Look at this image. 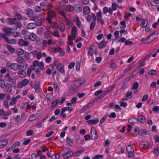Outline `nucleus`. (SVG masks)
<instances>
[{
    "instance_id": "1",
    "label": "nucleus",
    "mask_w": 159,
    "mask_h": 159,
    "mask_svg": "<svg viewBox=\"0 0 159 159\" xmlns=\"http://www.w3.org/2000/svg\"><path fill=\"white\" fill-rule=\"evenodd\" d=\"M6 66L8 69L10 68L11 70L15 71L19 69V65L16 63H11L10 62H7Z\"/></svg>"
},
{
    "instance_id": "2",
    "label": "nucleus",
    "mask_w": 159,
    "mask_h": 159,
    "mask_svg": "<svg viewBox=\"0 0 159 159\" xmlns=\"http://www.w3.org/2000/svg\"><path fill=\"white\" fill-rule=\"evenodd\" d=\"M158 34V32L155 31L149 36L147 39V41L145 40L144 42V44H147L152 42L156 38L155 36H157Z\"/></svg>"
},
{
    "instance_id": "3",
    "label": "nucleus",
    "mask_w": 159,
    "mask_h": 159,
    "mask_svg": "<svg viewBox=\"0 0 159 159\" xmlns=\"http://www.w3.org/2000/svg\"><path fill=\"white\" fill-rule=\"evenodd\" d=\"M91 137L92 140H96L98 138L97 133L95 129L92 127L91 129Z\"/></svg>"
},
{
    "instance_id": "4",
    "label": "nucleus",
    "mask_w": 159,
    "mask_h": 159,
    "mask_svg": "<svg viewBox=\"0 0 159 159\" xmlns=\"http://www.w3.org/2000/svg\"><path fill=\"white\" fill-rule=\"evenodd\" d=\"M18 44L20 46H26L29 45V43L27 41L24 40L23 39H20L18 40Z\"/></svg>"
},
{
    "instance_id": "5",
    "label": "nucleus",
    "mask_w": 159,
    "mask_h": 159,
    "mask_svg": "<svg viewBox=\"0 0 159 159\" xmlns=\"http://www.w3.org/2000/svg\"><path fill=\"white\" fill-rule=\"evenodd\" d=\"M5 41L8 44H15L16 43V40L14 39H9L7 36L4 37Z\"/></svg>"
},
{
    "instance_id": "6",
    "label": "nucleus",
    "mask_w": 159,
    "mask_h": 159,
    "mask_svg": "<svg viewBox=\"0 0 159 159\" xmlns=\"http://www.w3.org/2000/svg\"><path fill=\"white\" fill-rule=\"evenodd\" d=\"M79 90V88L78 87H75L71 86L69 88V91L70 93L71 94H74L75 92L78 91Z\"/></svg>"
},
{
    "instance_id": "7",
    "label": "nucleus",
    "mask_w": 159,
    "mask_h": 159,
    "mask_svg": "<svg viewBox=\"0 0 159 159\" xmlns=\"http://www.w3.org/2000/svg\"><path fill=\"white\" fill-rule=\"evenodd\" d=\"M8 141L6 139H3L0 141V148H3L8 143Z\"/></svg>"
},
{
    "instance_id": "8",
    "label": "nucleus",
    "mask_w": 159,
    "mask_h": 159,
    "mask_svg": "<svg viewBox=\"0 0 159 159\" xmlns=\"http://www.w3.org/2000/svg\"><path fill=\"white\" fill-rule=\"evenodd\" d=\"M74 154V152L72 150H69L63 156L65 159H66L72 156Z\"/></svg>"
},
{
    "instance_id": "9",
    "label": "nucleus",
    "mask_w": 159,
    "mask_h": 159,
    "mask_svg": "<svg viewBox=\"0 0 159 159\" xmlns=\"http://www.w3.org/2000/svg\"><path fill=\"white\" fill-rule=\"evenodd\" d=\"M47 14L48 16L52 18L55 17L56 15L55 11L52 10L48 9Z\"/></svg>"
},
{
    "instance_id": "10",
    "label": "nucleus",
    "mask_w": 159,
    "mask_h": 159,
    "mask_svg": "<svg viewBox=\"0 0 159 159\" xmlns=\"http://www.w3.org/2000/svg\"><path fill=\"white\" fill-rule=\"evenodd\" d=\"M28 67L27 65L24 62L20 64L19 65V68L21 70H26Z\"/></svg>"
},
{
    "instance_id": "11",
    "label": "nucleus",
    "mask_w": 159,
    "mask_h": 159,
    "mask_svg": "<svg viewBox=\"0 0 159 159\" xmlns=\"http://www.w3.org/2000/svg\"><path fill=\"white\" fill-rule=\"evenodd\" d=\"M137 121L141 124H143L145 121V118L143 115H141L139 116Z\"/></svg>"
},
{
    "instance_id": "12",
    "label": "nucleus",
    "mask_w": 159,
    "mask_h": 159,
    "mask_svg": "<svg viewBox=\"0 0 159 159\" xmlns=\"http://www.w3.org/2000/svg\"><path fill=\"white\" fill-rule=\"evenodd\" d=\"M5 87L6 90L7 92H10L12 91V86L10 83H6L5 85Z\"/></svg>"
},
{
    "instance_id": "13",
    "label": "nucleus",
    "mask_w": 159,
    "mask_h": 159,
    "mask_svg": "<svg viewBox=\"0 0 159 159\" xmlns=\"http://www.w3.org/2000/svg\"><path fill=\"white\" fill-rule=\"evenodd\" d=\"M5 77L7 79V80L8 82H11L12 83H14V81H13V78L11 77L9 73L7 74L5 76Z\"/></svg>"
},
{
    "instance_id": "14",
    "label": "nucleus",
    "mask_w": 159,
    "mask_h": 159,
    "mask_svg": "<svg viewBox=\"0 0 159 159\" xmlns=\"http://www.w3.org/2000/svg\"><path fill=\"white\" fill-rule=\"evenodd\" d=\"M73 83L75 87H78V88H79V86L80 85L84 84V83H81L80 81V80H75L73 81Z\"/></svg>"
},
{
    "instance_id": "15",
    "label": "nucleus",
    "mask_w": 159,
    "mask_h": 159,
    "mask_svg": "<svg viewBox=\"0 0 159 159\" xmlns=\"http://www.w3.org/2000/svg\"><path fill=\"white\" fill-rule=\"evenodd\" d=\"M40 83L39 82L36 81L34 83V89L35 91L37 92H39V91Z\"/></svg>"
},
{
    "instance_id": "16",
    "label": "nucleus",
    "mask_w": 159,
    "mask_h": 159,
    "mask_svg": "<svg viewBox=\"0 0 159 159\" xmlns=\"http://www.w3.org/2000/svg\"><path fill=\"white\" fill-rule=\"evenodd\" d=\"M2 30L5 33L9 34L12 33L13 30L11 28L8 27L3 29Z\"/></svg>"
},
{
    "instance_id": "17",
    "label": "nucleus",
    "mask_w": 159,
    "mask_h": 159,
    "mask_svg": "<svg viewBox=\"0 0 159 159\" xmlns=\"http://www.w3.org/2000/svg\"><path fill=\"white\" fill-rule=\"evenodd\" d=\"M8 50L11 53H15L16 50L12 46L8 45L7 47Z\"/></svg>"
},
{
    "instance_id": "18",
    "label": "nucleus",
    "mask_w": 159,
    "mask_h": 159,
    "mask_svg": "<svg viewBox=\"0 0 159 159\" xmlns=\"http://www.w3.org/2000/svg\"><path fill=\"white\" fill-rule=\"evenodd\" d=\"M36 27V24L33 23H31L28 24L26 28L28 29H33Z\"/></svg>"
},
{
    "instance_id": "19",
    "label": "nucleus",
    "mask_w": 159,
    "mask_h": 159,
    "mask_svg": "<svg viewBox=\"0 0 159 159\" xmlns=\"http://www.w3.org/2000/svg\"><path fill=\"white\" fill-rule=\"evenodd\" d=\"M106 42L104 41H101L98 44V47L100 49H102L106 46Z\"/></svg>"
},
{
    "instance_id": "20",
    "label": "nucleus",
    "mask_w": 159,
    "mask_h": 159,
    "mask_svg": "<svg viewBox=\"0 0 159 159\" xmlns=\"http://www.w3.org/2000/svg\"><path fill=\"white\" fill-rule=\"evenodd\" d=\"M84 14L85 15H87L89 14L90 12V10L89 7L88 6L85 7L83 9Z\"/></svg>"
},
{
    "instance_id": "21",
    "label": "nucleus",
    "mask_w": 159,
    "mask_h": 159,
    "mask_svg": "<svg viewBox=\"0 0 159 159\" xmlns=\"http://www.w3.org/2000/svg\"><path fill=\"white\" fill-rule=\"evenodd\" d=\"M74 9L76 12H79L82 10V8L80 4L75 5L74 6Z\"/></svg>"
},
{
    "instance_id": "22",
    "label": "nucleus",
    "mask_w": 159,
    "mask_h": 159,
    "mask_svg": "<svg viewBox=\"0 0 159 159\" xmlns=\"http://www.w3.org/2000/svg\"><path fill=\"white\" fill-rule=\"evenodd\" d=\"M6 22L8 25H12L15 24V22L11 18H8L6 19Z\"/></svg>"
},
{
    "instance_id": "23",
    "label": "nucleus",
    "mask_w": 159,
    "mask_h": 159,
    "mask_svg": "<svg viewBox=\"0 0 159 159\" xmlns=\"http://www.w3.org/2000/svg\"><path fill=\"white\" fill-rule=\"evenodd\" d=\"M36 38V35L33 33H32L30 35L29 39L32 41H34L35 40Z\"/></svg>"
},
{
    "instance_id": "24",
    "label": "nucleus",
    "mask_w": 159,
    "mask_h": 159,
    "mask_svg": "<svg viewBox=\"0 0 159 159\" xmlns=\"http://www.w3.org/2000/svg\"><path fill=\"white\" fill-rule=\"evenodd\" d=\"M126 150L127 152H134V149L132 145H128L126 147Z\"/></svg>"
},
{
    "instance_id": "25",
    "label": "nucleus",
    "mask_w": 159,
    "mask_h": 159,
    "mask_svg": "<svg viewBox=\"0 0 159 159\" xmlns=\"http://www.w3.org/2000/svg\"><path fill=\"white\" fill-rule=\"evenodd\" d=\"M18 75L20 78H23L25 77L26 74L24 70H20L18 72Z\"/></svg>"
},
{
    "instance_id": "26",
    "label": "nucleus",
    "mask_w": 159,
    "mask_h": 159,
    "mask_svg": "<svg viewBox=\"0 0 159 159\" xmlns=\"http://www.w3.org/2000/svg\"><path fill=\"white\" fill-rule=\"evenodd\" d=\"M53 34V33L50 32V31L49 30H47L45 31L44 34L43 35L46 38H48L52 34Z\"/></svg>"
},
{
    "instance_id": "27",
    "label": "nucleus",
    "mask_w": 159,
    "mask_h": 159,
    "mask_svg": "<svg viewBox=\"0 0 159 159\" xmlns=\"http://www.w3.org/2000/svg\"><path fill=\"white\" fill-rule=\"evenodd\" d=\"M157 73V71L153 69H152L148 72V75L151 76L155 75H156Z\"/></svg>"
},
{
    "instance_id": "28",
    "label": "nucleus",
    "mask_w": 159,
    "mask_h": 159,
    "mask_svg": "<svg viewBox=\"0 0 159 159\" xmlns=\"http://www.w3.org/2000/svg\"><path fill=\"white\" fill-rule=\"evenodd\" d=\"M99 120L98 119L96 120H90L88 121L87 122L90 124L96 125L98 123Z\"/></svg>"
},
{
    "instance_id": "29",
    "label": "nucleus",
    "mask_w": 159,
    "mask_h": 159,
    "mask_svg": "<svg viewBox=\"0 0 159 159\" xmlns=\"http://www.w3.org/2000/svg\"><path fill=\"white\" fill-rule=\"evenodd\" d=\"M57 10H58V12L59 13V14L63 16L66 19V20H68L66 17V15L65 13H64V12L63 11L61 10L59 8H57Z\"/></svg>"
},
{
    "instance_id": "30",
    "label": "nucleus",
    "mask_w": 159,
    "mask_h": 159,
    "mask_svg": "<svg viewBox=\"0 0 159 159\" xmlns=\"http://www.w3.org/2000/svg\"><path fill=\"white\" fill-rule=\"evenodd\" d=\"M15 16L17 18V19L18 20H20L22 19V16L19 13L17 12H15L14 13Z\"/></svg>"
},
{
    "instance_id": "31",
    "label": "nucleus",
    "mask_w": 159,
    "mask_h": 159,
    "mask_svg": "<svg viewBox=\"0 0 159 159\" xmlns=\"http://www.w3.org/2000/svg\"><path fill=\"white\" fill-rule=\"evenodd\" d=\"M59 102L60 100L55 99L53 102L52 103V104L51 106V108H53Z\"/></svg>"
},
{
    "instance_id": "32",
    "label": "nucleus",
    "mask_w": 159,
    "mask_h": 159,
    "mask_svg": "<svg viewBox=\"0 0 159 159\" xmlns=\"http://www.w3.org/2000/svg\"><path fill=\"white\" fill-rule=\"evenodd\" d=\"M31 20H34L35 22V24H36V25L38 26H41L42 25V21L40 20H39L38 19L37 20L35 19H31Z\"/></svg>"
},
{
    "instance_id": "33",
    "label": "nucleus",
    "mask_w": 159,
    "mask_h": 159,
    "mask_svg": "<svg viewBox=\"0 0 159 159\" xmlns=\"http://www.w3.org/2000/svg\"><path fill=\"white\" fill-rule=\"evenodd\" d=\"M26 14L28 15L30 17L33 15V12L31 9L28 8L27 10L26 11Z\"/></svg>"
},
{
    "instance_id": "34",
    "label": "nucleus",
    "mask_w": 159,
    "mask_h": 159,
    "mask_svg": "<svg viewBox=\"0 0 159 159\" xmlns=\"http://www.w3.org/2000/svg\"><path fill=\"white\" fill-rule=\"evenodd\" d=\"M77 34V28L75 26H74L71 31V34Z\"/></svg>"
},
{
    "instance_id": "35",
    "label": "nucleus",
    "mask_w": 159,
    "mask_h": 159,
    "mask_svg": "<svg viewBox=\"0 0 159 159\" xmlns=\"http://www.w3.org/2000/svg\"><path fill=\"white\" fill-rule=\"evenodd\" d=\"M74 9V6L73 7L71 5H69L66 6V10L69 12L72 11Z\"/></svg>"
},
{
    "instance_id": "36",
    "label": "nucleus",
    "mask_w": 159,
    "mask_h": 159,
    "mask_svg": "<svg viewBox=\"0 0 159 159\" xmlns=\"http://www.w3.org/2000/svg\"><path fill=\"white\" fill-rule=\"evenodd\" d=\"M24 51L21 48H18L16 50L17 53L20 55H23L24 53Z\"/></svg>"
},
{
    "instance_id": "37",
    "label": "nucleus",
    "mask_w": 159,
    "mask_h": 159,
    "mask_svg": "<svg viewBox=\"0 0 159 159\" xmlns=\"http://www.w3.org/2000/svg\"><path fill=\"white\" fill-rule=\"evenodd\" d=\"M92 45H91L90 48L88 49V53L89 55L92 56L93 53V50L92 48Z\"/></svg>"
},
{
    "instance_id": "38",
    "label": "nucleus",
    "mask_w": 159,
    "mask_h": 159,
    "mask_svg": "<svg viewBox=\"0 0 159 159\" xmlns=\"http://www.w3.org/2000/svg\"><path fill=\"white\" fill-rule=\"evenodd\" d=\"M102 18V13L100 11H99L97 13V19L98 22Z\"/></svg>"
},
{
    "instance_id": "39",
    "label": "nucleus",
    "mask_w": 159,
    "mask_h": 159,
    "mask_svg": "<svg viewBox=\"0 0 159 159\" xmlns=\"http://www.w3.org/2000/svg\"><path fill=\"white\" fill-rule=\"evenodd\" d=\"M139 87V84L137 82H134L132 85V89L136 90Z\"/></svg>"
},
{
    "instance_id": "40",
    "label": "nucleus",
    "mask_w": 159,
    "mask_h": 159,
    "mask_svg": "<svg viewBox=\"0 0 159 159\" xmlns=\"http://www.w3.org/2000/svg\"><path fill=\"white\" fill-rule=\"evenodd\" d=\"M135 133L133 134L135 136H136L139 134V130L138 127H136L134 129Z\"/></svg>"
},
{
    "instance_id": "41",
    "label": "nucleus",
    "mask_w": 159,
    "mask_h": 159,
    "mask_svg": "<svg viewBox=\"0 0 159 159\" xmlns=\"http://www.w3.org/2000/svg\"><path fill=\"white\" fill-rule=\"evenodd\" d=\"M16 61L18 63H20V64H21V63H23V61H24V59L23 58L21 57H18L16 59Z\"/></svg>"
},
{
    "instance_id": "42",
    "label": "nucleus",
    "mask_w": 159,
    "mask_h": 159,
    "mask_svg": "<svg viewBox=\"0 0 159 159\" xmlns=\"http://www.w3.org/2000/svg\"><path fill=\"white\" fill-rule=\"evenodd\" d=\"M75 22H76V25L78 27H80L81 24V22L80 21L78 17H77L76 18Z\"/></svg>"
},
{
    "instance_id": "43",
    "label": "nucleus",
    "mask_w": 159,
    "mask_h": 159,
    "mask_svg": "<svg viewBox=\"0 0 159 159\" xmlns=\"http://www.w3.org/2000/svg\"><path fill=\"white\" fill-rule=\"evenodd\" d=\"M66 140L69 146H72L73 143V141L68 137H67Z\"/></svg>"
},
{
    "instance_id": "44",
    "label": "nucleus",
    "mask_w": 159,
    "mask_h": 159,
    "mask_svg": "<svg viewBox=\"0 0 159 159\" xmlns=\"http://www.w3.org/2000/svg\"><path fill=\"white\" fill-rule=\"evenodd\" d=\"M5 84V81L3 79L1 80L0 81V86L2 88H4Z\"/></svg>"
},
{
    "instance_id": "45",
    "label": "nucleus",
    "mask_w": 159,
    "mask_h": 159,
    "mask_svg": "<svg viewBox=\"0 0 159 159\" xmlns=\"http://www.w3.org/2000/svg\"><path fill=\"white\" fill-rule=\"evenodd\" d=\"M29 82V80L27 79H25L22 81L23 86H25L27 85Z\"/></svg>"
},
{
    "instance_id": "46",
    "label": "nucleus",
    "mask_w": 159,
    "mask_h": 159,
    "mask_svg": "<svg viewBox=\"0 0 159 159\" xmlns=\"http://www.w3.org/2000/svg\"><path fill=\"white\" fill-rule=\"evenodd\" d=\"M34 131L32 129H30L26 132V134L27 136H31L33 134Z\"/></svg>"
},
{
    "instance_id": "47",
    "label": "nucleus",
    "mask_w": 159,
    "mask_h": 159,
    "mask_svg": "<svg viewBox=\"0 0 159 159\" xmlns=\"http://www.w3.org/2000/svg\"><path fill=\"white\" fill-rule=\"evenodd\" d=\"M107 117V115H106L102 117L101 119L100 122V124H102L106 120Z\"/></svg>"
},
{
    "instance_id": "48",
    "label": "nucleus",
    "mask_w": 159,
    "mask_h": 159,
    "mask_svg": "<svg viewBox=\"0 0 159 159\" xmlns=\"http://www.w3.org/2000/svg\"><path fill=\"white\" fill-rule=\"evenodd\" d=\"M103 157V156L102 155H99L97 154L94 157H93L92 159H98V158H102Z\"/></svg>"
},
{
    "instance_id": "49",
    "label": "nucleus",
    "mask_w": 159,
    "mask_h": 159,
    "mask_svg": "<svg viewBox=\"0 0 159 159\" xmlns=\"http://www.w3.org/2000/svg\"><path fill=\"white\" fill-rule=\"evenodd\" d=\"M16 101H17L16 98H12L11 101L10 102L9 105L11 106L13 105L14 104H16Z\"/></svg>"
},
{
    "instance_id": "50",
    "label": "nucleus",
    "mask_w": 159,
    "mask_h": 159,
    "mask_svg": "<svg viewBox=\"0 0 159 159\" xmlns=\"http://www.w3.org/2000/svg\"><path fill=\"white\" fill-rule=\"evenodd\" d=\"M134 152H128V156L129 157H134Z\"/></svg>"
},
{
    "instance_id": "51",
    "label": "nucleus",
    "mask_w": 159,
    "mask_h": 159,
    "mask_svg": "<svg viewBox=\"0 0 159 159\" xmlns=\"http://www.w3.org/2000/svg\"><path fill=\"white\" fill-rule=\"evenodd\" d=\"M95 25V21H92L91 22L90 29V30H92L93 29Z\"/></svg>"
},
{
    "instance_id": "52",
    "label": "nucleus",
    "mask_w": 159,
    "mask_h": 159,
    "mask_svg": "<svg viewBox=\"0 0 159 159\" xmlns=\"http://www.w3.org/2000/svg\"><path fill=\"white\" fill-rule=\"evenodd\" d=\"M120 24L123 27L120 26V29H125L126 28V24L125 22V20L121 21L120 22Z\"/></svg>"
},
{
    "instance_id": "53",
    "label": "nucleus",
    "mask_w": 159,
    "mask_h": 159,
    "mask_svg": "<svg viewBox=\"0 0 159 159\" xmlns=\"http://www.w3.org/2000/svg\"><path fill=\"white\" fill-rule=\"evenodd\" d=\"M140 26L142 28H145L147 26V25L145 24V20L143 19V20L141 21Z\"/></svg>"
},
{
    "instance_id": "54",
    "label": "nucleus",
    "mask_w": 159,
    "mask_h": 159,
    "mask_svg": "<svg viewBox=\"0 0 159 159\" xmlns=\"http://www.w3.org/2000/svg\"><path fill=\"white\" fill-rule=\"evenodd\" d=\"M116 66V64L115 63H112L110 66V68L112 69V70L115 69Z\"/></svg>"
},
{
    "instance_id": "55",
    "label": "nucleus",
    "mask_w": 159,
    "mask_h": 159,
    "mask_svg": "<svg viewBox=\"0 0 159 159\" xmlns=\"http://www.w3.org/2000/svg\"><path fill=\"white\" fill-rule=\"evenodd\" d=\"M24 56L26 58L30 59V58L31 55L30 53L25 52L24 54Z\"/></svg>"
},
{
    "instance_id": "56",
    "label": "nucleus",
    "mask_w": 159,
    "mask_h": 159,
    "mask_svg": "<svg viewBox=\"0 0 159 159\" xmlns=\"http://www.w3.org/2000/svg\"><path fill=\"white\" fill-rule=\"evenodd\" d=\"M110 142L107 139L105 140V142L103 144V146L105 147H107L110 144Z\"/></svg>"
},
{
    "instance_id": "57",
    "label": "nucleus",
    "mask_w": 159,
    "mask_h": 159,
    "mask_svg": "<svg viewBox=\"0 0 159 159\" xmlns=\"http://www.w3.org/2000/svg\"><path fill=\"white\" fill-rule=\"evenodd\" d=\"M59 158L60 155L58 154L53 155L51 157V159H59Z\"/></svg>"
},
{
    "instance_id": "58",
    "label": "nucleus",
    "mask_w": 159,
    "mask_h": 159,
    "mask_svg": "<svg viewBox=\"0 0 159 159\" xmlns=\"http://www.w3.org/2000/svg\"><path fill=\"white\" fill-rule=\"evenodd\" d=\"M35 10L36 12H39L41 11V8L39 6H36L35 7Z\"/></svg>"
},
{
    "instance_id": "59",
    "label": "nucleus",
    "mask_w": 159,
    "mask_h": 159,
    "mask_svg": "<svg viewBox=\"0 0 159 159\" xmlns=\"http://www.w3.org/2000/svg\"><path fill=\"white\" fill-rule=\"evenodd\" d=\"M16 25L19 28H21L22 27V25L20 23V22L16 21V22H15Z\"/></svg>"
},
{
    "instance_id": "60",
    "label": "nucleus",
    "mask_w": 159,
    "mask_h": 159,
    "mask_svg": "<svg viewBox=\"0 0 159 159\" xmlns=\"http://www.w3.org/2000/svg\"><path fill=\"white\" fill-rule=\"evenodd\" d=\"M148 98V96L147 94L144 95L143 97L142 101L143 102L146 101Z\"/></svg>"
},
{
    "instance_id": "61",
    "label": "nucleus",
    "mask_w": 159,
    "mask_h": 159,
    "mask_svg": "<svg viewBox=\"0 0 159 159\" xmlns=\"http://www.w3.org/2000/svg\"><path fill=\"white\" fill-rule=\"evenodd\" d=\"M39 65H38V66L39 67L40 69L41 70H43L44 69V65L43 64V63L42 62H40L39 63Z\"/></svg>"
},
{
    "instance_id": "62",
    "label": "nucleus",
    "mask_w": 159,
    "mask_h": 159,
    "mask_svg": "<svg viewBox=\"0 0 159 159\" xmlns=\"http://www.w3.org/2000/svg\"><path fill=\"white\" fill-rule=\"evenodd\" d=\"M75 64V63L74 62L70 63L68 66L69 68L70 69H72L74 66Z\"/></svg>"
},
{
    "instance_id": "63",
    "label": "nucleus",
    "mask_w": 159,
    "mask_h": 159,
    "mask_svg": "<svg viewBox=\"0 0 159 159\" xmlns=\"http://www.w3.org/2000/svg\"><path fill=\"white\" fill-rule=\"evenodd\" d=\"M152 110L153 111L157 112L159 111V106H155L152 109Z\"/></svg>"
},
{
    "instance_id": "64",
    "label": "nucleus",
    "mask_w": 159,
    "mask_h": 159,
    "mask_svg": "<svg viewBox=\"0 0 159 159\" xmlns=\"http://www.w3.org/2000/svg\"><path fill=\"white\" fill-rule=\"evenodd\" d=\"M38 155L35 153H33L31 155V158L32 159H38Z\"/></svg>"
}]
</instances>
